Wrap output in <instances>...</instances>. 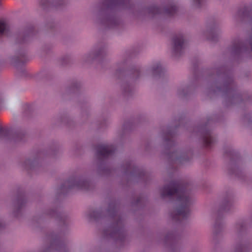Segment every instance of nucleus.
<instances>
[{
	"mask_svg": "<svg viewBox=\"0 0 252 252\" xmlns=\"http://www.w3.org/2000/svg\"><path fill=\"white\" fill-rule=\"evenodd\" d=\"M193 202V198L186 193L181 195L176 201V207L174 210V214L180 218L187 217L190 214L189 207Z\"/></svg>",
	"mask_w": 252,
	"mask_h": 252,
	"instance_id": "nucleus-1",
	"label": "nucleus"
},
{
	"mask_svg": "<svg viewBox=\"0 0 252 252\" xmlns=\"http://www.w3.org/2000/svg\"><path fill=\"white\" fill-rule=\"evenodd\" d=\"M177 192V187L175 184H171L169 186L163 189L162 196L171 195Z\"/></svg>",
	"mask_w": 252,
	"mask_h": 252,
	"instance_id": "nucleus-2",
	"label": "nucleus"
},
{
	"mask_svg": "<svg viewBox=\"0 0 252 252\" xmlns=\"http://www.w3.org/2000/svg\"><path fill=\"white\" fill-rule=\"evenodd\" d=\"M10 27L5 20H0V34H7L10 32Z\"/></svg>",
	"mask_w": 252,
	"mask_h": 252,
	"instance_id": "nucleus-3",
	"label": "nucleus"
},
{
	"mask_svg": "<svg viewBox=\"0 0 252 252\" xmlns=\"http://www.w3.org/2000/svg\"><path fill=\"white\" fill-rule=\"evenodd\" d=\"M108 152L109 150L108 149V147L105 146H102L99 148L98 154L100 156L102 155L106 156L108 155Z\"/></svg>",
	"mask_w": 252,
	"mask_h": 252,
	"instance_id": "nucleus-4",
	"label": "nucleus"
},
{
	"mask_svg": "<svg viewBox=\"0 0 252 252\" xmlns=\"http://www.w3.org/2000/svg\"><path fill=\"white\" fill-rule=\"evenodd\" d=\"M175 46L176 48L181 46L184 43V40L182 38H175L174 39Z\"/></svg>",
	"mask_w": 252,
	"mask_h": 252,
	"instance_id": "nucleus-5",
	"label": "nucleus"
},
{
	"mask_svg": "<svg viewBox=\"0 0 252 252\" xmlns=\"http://www.w3.org/2000/svg\"><path fill=\"white\" fill-rule=\"evenodd\" d=\"M89 184L87 182H82L79 184V186L81 189H87Z\"/></svg>",
	"mask_w": 252,
	"mask_h": 252,
	"instance_id": "nucleus-6",
	"label": "nucleus"
},
{
	"mask_svg": "<svg viewBox=\"0 0 252 252\" xmlns=\"http://www.w3.org/2000/svg\"><path fill=\"white\" fill-rule=\"evenodd\" d=\"M250 42L251 44H252V37H251V38L250 39Z\"/></svg>",
	"mask_w": 252,
	"mask_h": 252,
	"instance_id": "nucleus-7",
	"label": "nucleus"
},
{
	"mask_svg": "<svg viewBox=\"0 0 252 252\" xmlns=\"http://www.w3.org/2000/svg\"><path fill=\"white\" fill-rule=\"evenodd\" d=\"M194 1H197V0H194Z\"/></svg>",
	"mask_w": 252,
	"mask_h": 252,
	"instance_id": "nucleus-8",
	"label": "nucleus"
}]
</instances>
